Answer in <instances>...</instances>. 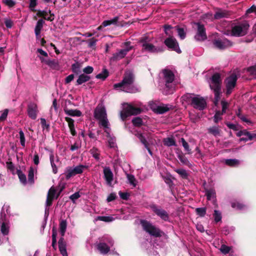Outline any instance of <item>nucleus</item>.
<instances>
[{"mask_svg":"<svg viewBox=\"0 0 256 256\" xmlns=\"http://www.w3.org/2000/svg\"><path fill=\"white\" fill-rule=\"evenodd\" d=\"M142 44V50L149 53H158L164 51L162 46H156L150 42L148 38H144L140 40Z\"/></svg>","mask_w":256,"mask_h":256,"instance_id":"9","label":"nucleus"},{"mask_svg":"<svg viewBox=\"0 0 256 256\" xmlns=\"http://www.w3.org/2000/svg\"><path fill=\"white\" fill-rule=\"evenodd\" d=\"M208 133L212 134L214 136H219L220 132V128H218V126H216L210 127L208 128Z\"/></svg>","mask_w":256,"mask_h":256,"instance_id":"38","label":"nucleus"},{"mask_svg":"<svg viewBox=\"0 0 256 256\" xmlns=\"http://www.w3.org/2000/svg\"><path fill=\"white\" fill-rule=\"evenodd\" d=\"M224 113H222V112L217 111L214 116V122L218 123L222 119L221 116Z\"/></svg>","mask_w":256,"mask_h":256,"instance_id":"58","label":"nucleus"},{"mask_svg":"<svg viewBox=\"0 0 256 256\" xmlns=\"http://www.w3.org/2000/svg\"><path fill=\"white\" fill-rule=\"evenodd\" d=\"M126 176L128 183L134 187H136L137 184V181L134 176L132 174H127Z\"/></svg>","mask_w":256,"mask_h":256,"instance_id":"44","label":"nucleus"},{"mask_svg":"<svg viewBox=\"0 0 256 256\" xmlns=\"http://www.w3.org/2000/svg\"><path fill=\"white\" fill-rule=\"evenodd\" d=\"M90 79V76L84 74L79 76L77 80L76 85H80L83 83L88 82Z\"/></svg>","mask_w":256,"mask_h":256,"instance_id":"32","label":"nucleus"},{"mask_svg":"<svg viewBox=\"0 0 256 256\" xmlns=\"http://www.w3.org/2000/svg\"><path fill=\"white\" fill-rule=\"evenodd\" d=\"M65 120L68 122V126L72 135L75 136L76 134V132L74 128V120L68 117H66Z\"/></svg>","mask_w":256,"mask_h":256,"instance_id":"29","label":"nucleus"},{"mask_svg":"<svg viewBox=\"0 0 256 256\" xmlns=\"http://www.w3.org/2000/svg\"><path fill=\"white\" fill-rule=\"evenodd\" d=\"M226 16V14L224 12H217L214 15V18L215 19H220L222 18H224Z\"/></svg>","mask_w":256,"mask_h":256,"instance_id":"59","label":"nucleus"},{"mask_svg":"<svg viewBox=\"0 0 256 256\" xmlns=\"http://www.w3.org/2000/svg\"><path fill=\"white\" fill-rule=\"evenodd\" d=\"M231 247L227 246L225 244H222L220 248V251L224 254H226L230 252Z\"/></svg>","mask_w":256,"mask_h":256,"instance_id":"55","label":"nucleus"},{"mask_svg":"<svg viewBox=\"0 0 256 256\" xmlns=\"http://www.w3.org/2000/svg\"><path fill=\"white\" fill-rule=\"evenodd\" d=\"M237 116L240 118L242 122H246L249 125L252 124V122L250 120L248 119L245 116L241 114L240 112L237 113Z\"/></svg>","mask_w":256,"mask_h":256,"instance_id":"47","label":"nucleus"},{"mask_svg":"<svg viewBox=\"0 0 256 256\" xmlns=\"http://www.w3.org/2000/svg\"><path fill=\"white\" fill-rule=\"evenodd\" d=\"M88 168V166L81 164L75 166H68L66 168L64 172L66 178L69 180L76 174H82Z\"/></svg>","mask_w":256,"mask_h":256,"instance_id":"8","label":"nucleus"},{"mask_svg":"<svg viewBox=\"0 0 256 256\" xmlns=\"http://www.w3.org/2000/svg\"><path fill=\"white\" fill-rule=\"evenodd\" d=\"M18 176L20 182L25 184L26 182V175L22 172H18Z\"/></svg>","mask_w":256,"mask_h":256,"instance_id":"62","label":"nucleus"},{"mask_svg":"<svg viewBox=\"0 0 256 256\" xmlns=\"http://www.w3.org/2000/svg\"><path fill=\"white\" fill-rule=\"evenodd\" d=\"M2 2L8 8H12L16 4V1L14 0H2Z\"/></svg>","mask_w":256,"mask_h":256,"instance_id":"56","label":"nucleus"},{"mask_svg":"<svg viewBox=\"0 0 256 256\" xmlns=\"http://www.w3.org/2000/svg\"><path fill=\"white\" fill-rule=\"evenodd\" d=\"M28 182L30 184H33L34 182V170L32 168H30L28 171Z\"/></svg>","mask_w":256,"mask_h":256,"instance_id":"52","label":"nucleus"},{"mask_svg":"<svg viewBox=\"0 0 256 256\" xmlns=\"http://www.w3.org/2000/svg\"><path fill=\"white\" fill-rule=\"evenodd\" d=\"M18 133L20 144L22 147H24L26 146V139L24 132L22 130H20Z\"/></svg>","mask_w":256,"mask_h":256,"instance_id":"46","label":"nucleus"},{"mask_svg":"<svg viewBox=\"0 0 256 256\" xmlns=\"http://www.w3.org/2000/svg\"><path fill=\"white\" fill-rule=\"evenodd\" d=\"M197 26V32L194 38L198 41H202L206 39L207 36L204 26L200 22L195 24Z\"/></svg>","mask_w":256,"mask_h":256,"instance_id":"17","label":"nucleus"},{"mask_svg":"<svg viewBox=\"0 0 256 256\" xmlns=\"http://www.w3.org/2000/svg\"><path fill=\"white\" fill-rule=\"evenodd\" d=\"M162 73L164 74V81L165 82L166 87L169 90V91L166 92V94H171L174 90L173 82L174 75L171 70H164Z\"/></svg>","mask_w":256,"mask_h":256,"instance_id":"10","label":"nucleus"},{"mask_svg":"<svg viewBox=\"0 0 256 256\" xmlns=\"http://www.w3.org/2000/svg\"><path fill=\"white\" fill-rule=\"evenodd\" d=\"M196 214L200 217H204L206 214V208H198L196 209Z\"/></svg>","mask_w":256,"mask_h":256,"instance_id":"51","label":"nucleus"},{"mask_svg":"<svg viewBox=\"0 0 256 256\" xmlns=\"http://www.w3.org/2000/svg\"><path fill=\"white\" fill-rule=\"evenodd\" d=\"M72 72L76 74L80 73V64L78 62L72 64Z\"/></svg>","mask_w":256,"mask_h":256,"instance_id":"57","label":"nucleus"},{"mask_svg":"<svg viewBox=\"0 0 256 256\" xmlns=\"http://www.w3.org/2000/svg\"><path fill=\"white\" fill-rule=\"evenodd\" d=\"M80 192H76L75 193H74V194L71 195L70 196V200H72V201L74 203L76 202V200L77 199H78L79 198H80Z\"/></svg>","mask_w":256,"mask_h":256,"instance_id":"63","label":"nucleus"},{"mask_svg":"<svg viewBox=\"0 0 256 256\" xmlns=\"http://www.w3.org/2000/svg\"><path fill=\"white\" fill-rule=\"evenodd\" d=\"M90 152L92 156L96 160L100 159V152L98 150L94 148H93L90 150Z\"/></svg>","mask_w":256,"mask_h":256,"instance_id":"49","label":"nucleus"},{"mask_svg":"<svg viewBox=\"0 0 256 256\" xmlns=\"http://www.w3.org/2000/svg\"><path fill=\"white\" fill-rule=\"evenodd\" d=\"M44 22L42 19H40L36 22L35 28H34V33L36 36V38L37 40H38L40 38V34L41 30L43 28L44 24Z\"/></svg>","mask_w":256,"mask_h":256,"instance_id":"26","label":"nucleus"},{"mask_svg":"<svg viewBox=\"0 0 256 256\" xmlns=\"http://www.w3.org/2000/svg\"><path fill=\"white\" fill-rule=\"evenodd\" d=\"M213 217L216 223L220 222L222 218V212L220 210H214L213 214Z\"/></svg>","mask_w":256,"mask_h":256,"instance_id":"43","label":"nucleus"},{"mask_svg":"<svg viewBox=\"0 0 256 256\" xmlns=\"http://www.w3.org/2000/svg\"><path fill=\"white\" fill-rule=\"evenodd\" d=\"M94 118L98 120L100 126L104 129V132L110 136V123L107 118L106 108L103 104H99L94 112Z\"/></svg>","mask_w":256,"mask_h":256,"instance_id":"3","label":"nucleus"},{"mask_svg":"<svg viewBox=\"0 0 256 256\" xmlns=\"http://www.w3.org/2000/svg\"><path fill=\"white\" fill-rule=\"evenodd\" d=\"M67 223L66 220H62L60 224V232L62 236H64L66 231Z\"/></svg>","mask_w":256,"mask_h":256,"instance_id":"41","label":"nucleus"},{"mask_svg":"<svg viewBox=\"0 0 256 256\" xmlns=\"http://www.w3.org/2000/svg\"><path fill=\"white\" fill-rule=\"evenodd\" d=\"M40 123L43 129L48 130L50 128V124L46 123V120L44 118H40Z\"/></svg>","mask_w":256,"mask_h":256,"instance_id":"64","label":"nucleus"},{"mask_svg":"<svg viewBox=\"0 0 256 256\" xmlns=\"http://www.w3.org/2000/svg\"><path fill=\"white\" fill-rule=\"evenodd\" d=\"M178 158L180 162L184 165L188 166V167H191L192 164L190 162L188 159L186 157L184 154H180L178 156Z\"/></svg>","mask_w":256,"mask_h":256,"instance_id":"40","label":"nucleus"},{"mask_svg":"<svg viewBox=\"0 0 256 256\" xmlns=\"http://www.w3.org/2000/svg\"><path fill=\"white\" fill-rule=\"evenodd\" d=\"M206 195L207 197L208 200H212L213 204L214 206H217L216 193L214 189L210 188L206 190Z\"/></svg>","mask_w":256,"mask_h":256,"instance_id":"25","label":"nucleus"},{"mask_svg":"<svg viewBox=\"0 0 256 256\" xmlns=\"http://www.w3.org/2000/svg\"><path fill=\"white\" fill-rule=\"evenodd\" d=\"M176 32H178V36L181 39L183 40L186 38V34L183 28L176 26Z\"/></svg>","mask_w":256,"mask_h":256,"instance_id":"48","label":"nucleus"},{"mask_svg":"<svg viewBox=\"0 0 256 256\" xmlns=\"http://www.w3.org/2000/svg\"><path fill=\"white\" fill-rule=\"evenodd\" d=\"M210 88L214 93V103L217 106L221 94L222 79L218 73L214 74L208 81Z\"/></svg>","mask_w":256,"mask_h":256,"instance_id":"4","label":"nucleus"},{"mask_svg":"<svg viewBox=\"0 0 256 256\" xmlns=\"http://www.w3.org/2000/svg\"><path fill=\"white\" fill-rule=\"evenodd\" d=\"M164 30L166 34L170 36H173V34L176 32V26L172 27L170 25H165L164 26Z\"/></svg>","mask_w":256,"mask_h":256,"instance_id":"34","label":"nucleus"},{"mask_svg":"<svg viewBox=\"0 0 256 256\" xmlns=\"http://www.w3.org/2000/svg\"><path fill=\"white\" fill-rule=\"evenodd\" d=\"M214 46L220 50H224L232 46V42L224 38H218L213 40Z\"/></svg>","mask_w":256,"mask_h":256,"instance_id":"14","label":"nucleus"},{"mask_svg":"<svg viewBox=\"0 0 256 256\" xmlns=\"http://www.w3.org/2000/svg\"><path fill=\"white\" fill-rule=\"evenodd\" d=\"M124 48L118 50L117 52L113 54L112 56L110 58V60L117 61L123 58L132 48V46H130V42H124Z\"/></svg>","mask_w":256,"mask_h":256,"instance_id":"12","label":"nucleus"},{"mask_svg":"<svg viewBox=\"0 0 256 256\" xmlns=\"http://www.w3.org/2000/svg\"><path fill=\"white\" fill-rule=\"evenodd\" d=\"M169 110V108L166 105H160L156 107L155 112L159 114H162L168 112Z\"/></svg>","mask_w":256,"mask_h":256,"instance_id":"37","label":"nucleus"},{"mask_svg":"<svg viewBox=\"0 0 256 256\" xmlns=\"http://www.w3.org/2000/svg\"><path fill=\"white\" fill-rule=\"evenodd\" d=\"M152 210L161 219L164 221L168 220V212L164 210L158 208L156 206L152 204L150 206Z\"/></svg>","mask_w":256,"mask_h":256,"instance_id":"18","label":"nucleus"},{"mask_svg":"<svg viewBox=\"0 0 256 256\" xmlns=\"http://www.w3.org/2000/svg\"><path fill=\"white\" fill-rule=\"evenodd\" d=\"M115 218L112 216H98L94 218V222H96L98 220H100L106 222H113Z\"/></svg>","mask_w":256,"mask_h":256,"instance_id":"33","label":"nucleus"},{"mask_svg":"<svg viewBox=\"0 0 256 256\" xmlns=\"http://www.w3.org/2000/svg\"><path fill=\"white\" fill-rule=\"evenodd\" d=\"M28 114L32 120H35L37 116L38 112V106L34 102H31L28 106Z\"/></svg>","mask_w":256,"mask_h":256,"instance_id":"19","label":"nucleus"},{"mask_svg":"<svg viewBox=\"0 0 256 256\" xmlns=\"http://www.w3.org/2000/svg\"><path fill=\"white\" fill-rule=\"evenodd\" d=\"M104 174L106 184L109 186H111L114 180V174L110 167H104Z\"/></svg>","mask_w":256,"mask_h":256,"instance_id":"20","label":"nucleus"},{"mask_svg":"<svg viewBox=\"0 0 256 256\" xmlns=\"http://www.w3.org/2000/svg\"><path fill=\"white\" fill-rule=\"evenodd\" d=\"M114 243L110 236H104L99 239V242L96 244V246L101 254H106L109 252Z\"/></svg>","mask_w":256,"mask_h":256,"instance_id":"5","label":"nucleus"},{"mask_svg":"<svg viewBox=\"0 0 256 256\" xmlns=\"http://www.w3.org/2000/svg\"><path fill=\"white\" fill-rule=\"evenodd\" d=\"M248 72L250 74L256 78V65L248 68Z\"/></svg>","mask_w":256,"mask_h":256,"instance_id":"61","label":"nucleus"},{"mask_svg":"<svg viewBox=\"0 0 256 256\" xmlns=\"http://www.w3.org/2000/svg\"><path fill=\"white\" fill-rule=\"evenodd\" d=\"M140 224L144 230L151 236L158 237L161 236L160 230L146 220H141Z\"/></svg>","mask_w":256,"mask_h":256,"instance_id":"13","label":"nucleus"},{"mask_svg":"<svg viewBox=\"0 0 256 256\" xmlns=\"http://www.w3.org/2000/svg\"><path fill=\"white\" fill-rule=\"evenodd\" d=\"M134 76L131 72H126L122 82L115 84L114 88L116 90L123 91L126 92L134 93L138 91V89L133 84Z\"/></svg>","mask_w":256,"mask_h":256,"instance_id":"2","label":"nucleus"},{"mask_svg":"<svg viewBox=\"0 0 256 256\" xmlns=\"http://www.w3.org/2000/svg\"><path fill=\"white\" fill-rule=\"evenodd\" d=\"M231 206L232 208L240 210H245L248 208L246 205L237 200H234L232 202Z\"/></svg>","mask_w":256,"mask_h":256,"instance_id":"28","label":"nucleus"},{"mask_svg":"<svg viewBox=\"0 0 256 256\" xmlns=\"http://www.w3.org/2000/svg\"><path fill=\"white\" fill-rule=\"evenodd\" d=\"M40 59L42 62H44L52 69H57L58 67V64L56 60H44V58L40 57Z\"/></svg>","mask_w":256,"mask_h":256,"instance_id":"27","label":"nucleus"},{"mask_svg":"<svg viewBox=\"0 0 256 256\" xmlns=\"http://www.w3.org/2000/svg\"><path fill=\"white\" fill-rule=\"evenodd\" d=\"M164 144L168 146H176V142L173 138H167L164 140Z\"/></svg>","mask_w":256,"mask_h":256,"instance_id":"42","label":"nucleus"},{"mask_svg":"<svg viewBox=\"0 0 256 256\" xmlns=\"http://www.w3.org/2000/svg\"><path fill=\"white\" fill-rule=\"evenodd\" d=\"M142 110L138 108H135L130 104H124L123 111L121 112V117L122 120L128 116L136 115L140 114Z\"/></svg>","mask_w":256,"mask_h":256,"instance_id":"11","label":"nucleus"},{"mask_svg":"<svg viewBox=\"0 0 256 256\" xmlns=\"http://www.w3.org/2000/svg\"><path fill=\"white\" fill-rule=\"evenodd\" d=\"M185 98L190 99L191 104L196 109L200 110H202L206 106V100L199 95L188 94L182 97L184 99Z\"/></svg>","mask_w":256,"mask_h":256,"instance_id":"6","label":"nucleus"},{"mask_svg":"<svg viewBox=\"0 0 256 256\" xmlns=\"http://www.w3.org/2000/svg\"><path fill=\"white\" fill-rule=\"evenodd\" d=\"M42 16L46 20L52 21L54 20V14L51 12V10H49L48 12L42 11Z\"/></svg>","mask_w":256,"mask_h":256,"instance_id":"35","label":"nucleus"},{"mask_svg":"<svg viewBox=\"0 0 256 256\" xmlns=\"http://www.w3.org/2000/svg\"><path fill=\"white\" fill-rule=\"evenodd\" d=\"M56 194V190L54 188H51L46 198V206H50L52 204V202L53 199L57 198L58 197L60 193Z\"/></svg>","mask_w":256,"mask_h":256,"instance_id":"23","label":"nucleus"},{"mask_svg":"<svg viewBox=\"0 0 256 256\" xmlns=\"http://www.w3.org/2000/svg\"><path fill=\"white\" fill-rule=\"evenodd\" d=\"M64 112L66 114L72 116H80L82 114V112L78 110L64 108Z\"/></svg>","mask_w":256,"mask_h":256,"instance_id":"31","label":"nucleus"},{"mask_svg":"<svg viewBox=\"0 0 256 256\" xmlns=\"http://www.w3.org/2000/svg\"><path fill=\"white\" fill-rule=\"evenodd\" d=\"M134 134L138 138L144 146L145 148L148 150V153L152 156V153L148 146V143L146 141L144 134H142L140 132L136 130Z\"/></svg>","mask_w":256,"mask_h":256,"instance_id":"24","label":"nucleus"},{"mask_svg":"<svg viewBox=\"0 0 256 256\" xmlns=\"http://www.w3.org/2000/svg\"><path fill=\"white\" fill-rule=\"evenodd\" d=\"M223 162L227 166L232 167H236L239 166L240 162L238 160L234 159H224Z\"/></svg>","mask_w":256,"mask_h":256,"instance_id":"30","label":"nucleus"},{"mask_svg":"<svg viewBox=\"0 0 256 256\" xmlns=\"http://www.w3.org/2000/svg\"><path fill=\"white\" fill-rule=\"evenodd\" d=\"M8 112V109H5L2 112L1 115L0 116V122H4L6 120Z\"/></svg>","mask_w":256,"mask_h":256,"instance_id":"60","label":"nucleus"},{"mask_svg":"<svg viewBox=\"0 0 256 256\" xmlns=\"http://www.w3.org/2000/svg\"><path fill=\"white\" fill-rule=\"evenodd\" d=\"M132 122L134 126H140L143 124V122L140 117H136L132 120Z\"/></svg>","mask_w":256,"mask_h":256,"instance_id":"53","label":"nucleus"},{"mask_svg":"<svg viewBox=\"0 0 256 256\" xmlns=\"http://www.w3.org/2000/svg\"><path fill=\"white\" fill-rule=\"evenodd\" d=\"M237 81V76L236 74H232L225 80L226 86V94L230 95L234 88Z\"/></svg>","mask_w":256,"mask_h":256,"instance_id":"15","label":"nucleus"},{"mask_svg":"<svg viewBox=\"0 0 256 256\" xmlns=\"http://www.w3.org/2000/svg\"><path fill=\"white\" fill-rule=\"evenodd\" d=\"M118 20L119 17L116 16H114L111 20H104L103 22V26H107L111 24H116Z\"/></svg>","mask_w":256,"mask_h":256,"instance_id":"36","label":"nucleus"},{"mask_svg":"<svg viewBox=\"0 0 256 256\" xmlns=\"http://www.w3.org/2000/svg\"><path fill=\"white\" fill-rule=\"evenodd\" d=\"M180 142L182 143V145L184 148L185 150H186L188 154L191 153V150L190 148L189 144L185 140L182 138H180Z\"/></svg>","mask_w":256,"mask_h":256,"instance_id":"54","label":"nucleus"},{"mask_svg":"<svg viewBox=\"0 0 256 256\" xmlns=\"http://www.w3.org/2000/svg\"><path fill=\"white\" fill-rule=\"evenodd\" d=\"M182 178L186 179L188 178V173L182 168H178L174 170Z\"/></svg>","mask_w":256,"mask_h":256,"instance_id":"45","label":"nucleus"},{"mask_svg":"<svg viewBox=\"0 0 256 256\" xmlns=\"http://www.w3.org/2000/svg\"><path fill=\"white\" fill-rule=\"evenodd\" d=\"M248 28L249 24L246 22L234 24L232 26V35L244 36L246 34Z\"/></svg>","mask_w":256,"mask_h":256,"instance_id":"7","label":"nucleus"},{"mask_svg":"<svg viewBox=\"0 0 256 256\" xmlns=\"http://www.w3.org/2000/svg\"><path fill=\"white\" fill-rule=\"evenodd\" d=\"M38 4V0H30L28 8L32 12H36V7Z\"/></svg>","mask_w":256,"mask_h":256,"instance_id":"50","label":"nucleus"},{"mask_svg":"<svg viewBox=\"0 0 256 256\" xmlns=\"http://www.w3.org/2000/svg\"><path fill=\"white\" fill-rule=\"evenodd\" d=\"M50 164L54 174L58 172L57 164L59 162V159L57 156H55L52 152L50 154Z\"/></svg>","mask_w":256,"mask_h":256,"instance_id":"22","label":"nucleus"},{"mask_svg":"<svg viewBox=\"0 0 256 256\" xmlns=\"http://www.w3.org/2000/svg\"><path fill=\"white\" fill-rule=\"evenodd\" d=\"M164 43L169 49L175 51L178 54L181 53L182 52L179 48L178 42L174 36H170L166 38L164 40Z\"/></svg>","mask_w":256,"mask_h":256,"instance_id":"16","label":"nucleus"},{"mask_svg":"<svg viewBox=\"0 0 256 256\" xmlns=\"http://www.w3.org/2000/svg\"><path fill=\"white\" fill-rule=\"evenodd\" d=\"M242 136H244L245 137L240 138V142H247L252 140L256 136V135L250 134L246 130H240L236 133V136L238 137H240Z\"/></svg>","mask_w":256,"mask_h":256,"instance_id":"21","label":"nucleus"},{"mask_svg":"<svg viewBox=\"0 0 256 256\" xmlns=\"http://www.w3.org/2000/svg\"><path fill=\"white\" fill-rule=\"evenodd\" d=\"M108 76V70L104 68L103 69L102 72L98 74L96 76V78L98 79H100L102 80H104L106 79V78Z\"/></svg>","mask_w":256,"mask_h":256,"instance_id":"39","label":"nucleus"},{"mask_svg":"<svg viewBox=\"0 0 256 256\" xmlns=\"http://www.w3.org/2000/svg\"><path fill=\"white\" fill-rule=\"evenodd\" d=\"M10 216V206L4 204L0 212V244L8 241V235L10 231L9 218Z\"/></svg>","mask_w":256,"mask_h":256,"instance_id":"1","label":"nucleus"}]
</instances>
